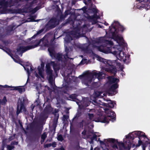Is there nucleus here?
Here are the masks:
<instances>
[{"instance_id":"2eb2a0df","label":"nucleus","mask_w":150,"mask_h":150,"mask_svg":"<svg viewBox=\"0 0 150 150\" xmlns=\"http://www.w3.org/2000/svg\"><path fill=\"white\" fill-rule=\"evenodd\" d=\"M98 141L99 142L100 144L101 145H104L105 143H107L108 142H112L114 143L115 142V140L112 138H108V139H104L103 141H101L98 139Z\"/></svg>"},{"instance_id":"ddd939ff","label":"nucleus","mask_w":150,"mask_h":150,"mask_svg":"<svg viewBox=\"0 0 150 150\" xmlns=\"http://www.w3.org/2000/svg\"><path fill=\"white\" fill-rule=\"evenodd\" d=\"M79 33L77 32H74V33H72L71 34L70 36H69V37L67 36L64 38V41L65 42V45L66 42H68L69 41H70V40H72L71 36H72L74 38H78L79 37Z\"/></svg>"},{"instance_id":"bb28decb","label":"nucleus","mask_w":150,"mask_h":150,"mask_svg":"<svg viewBox=\"0 0 150 150\" xmlns=\"http://www.w3.org/2000/svg\"><path fill=\"white\" fill-rule=\"evenodd\" d=\"M91 0H84L83 2L85 4H88L90 3Z\"/></svg>"},{"instance_id":"4468645a","label":"nucleus","mask_w":150,"mask_h":150,"mask_svg":"<svg viewBox=\"0 0 150 150\" xmlns=\"http://www.w3.org/2000/svg\"><path fill=\"white\" fill-rule=\"evenodd\" d=\"M59 24V21L56 18L52 19L48 22L47 25L51 28L54 27Z\"/></svg>"},{"instance_id":"423d86ee","label":"nucleus","mask_w":150,"mask_h":150,"mask_svg":"<svg viewBox=\"0 0 150 150\" xmlns=\"http://www.w3.org/2000/svg\"><path fill=\"white\" fill-rule=\"evenodd\" d=\"M108 80L107 84L110 87V91L108 92V94L109 95H114L117 93L115 89L118 87L117 83L119 81V79L113 76L108 77Z\"/></svg>"},{"instance_id":"a18cd8bd","label":"nucleus","mask_w":150,"mask_h":150,"mask_svg":"<svg viewBox=\"0 0 150 150\" xmlns=\"http://www.w3.org/2000/svg\"><path fill=\"white\" fill-rule=\"evenodd\" d=\"M137 0V1H142V0Z\"/></svg>"},{"instance_id":"a19ab883","label":"nucleus","mask_w":150,"mask_h":150,"mask_svg":"<svg viewBox=\"0 0 150 150\" xmlns=\"http://www.w3.org/2000/svg\"><path fill=\"white\" fill-rule=\"evenodd\" d=\"M42 31V30H40V31H39V32H38L37 33V34H39L40 33H41Z\"/></svg>"},{"instance_id":"f03ea898","label":"nucleus","mask_w":150,"mask_h":150,"mask_svg":"<svg viewBox=\"0 0 150 150\" xmlns=\"http://www.w3.org/2000/svg\"><path fill=\"white\" fill-rule=\"evenodd\" d=\"M137 136L138 137H136L135 139L137 140V146H139L142 144L143 150H145V148L146 146L148 147L150 149V142L145 133L140 131H136L130 133L125 136V138L123 140L124 145L122 143L117 144L119 146V150H129L131 146V141L134 139V137Z\"/></svg>"},{"instance_id":"c9c22d12","label":"nucleus","mask_w":150,"mask_h":150,"mask_svg":"<svg viewBox=\"0 0 150 150\" xmlns=\"http://www.w3.org/2000/svg\"><path fill=\"white\" fill-rule=\"evenodd\" d=\"M56 144L55 142H53L52 144V146L53 147H56Z\"/></svg>"},{"instance_id":"dca6fc26","label":"nucleus","mask_w":150,"mask_h":150,"mask_svg":"<svg viewBox=\"0 0 150 150\" xmlns=\"http://www.w3.org/2000/svg\"><path fill=\"white\" fill-rule=\"evenodd\" d=\"M24 69L27 71L28 73V79L29 76L30 75L31 73L33 72V69L31 65L29 64V65L28 66V67H25L23 66Z\"/></svg>"},{"instance_id":"473e14b6","label":"nucleus","mask_w":150,"mask_h":150,"mask_svg":"<svg viewBox=\"0 0 150 150\" xmlns=\"http://www.w3.org/2000/svg\"><path fill=\"white\" fill-rule=\"evenodd\" d=\"M113 148L115 149V150H116V149L118 150V149L117 147V145H114L112 146Z\"/></svg>"},{"instance_id":"e433bc0d","label":"nucleus","mask_w":150,"mask_h":150,"mask_svg":"<svg viewBox=\"0 0 150 150\" xmlns=\"http://www.w3.org/2000/svg\"><path fill=\"white\" fill-rule=\"evenodd\" d=\"M147 3L149 4V5L150 6V0H147Z\"/></svg>"},{"instance_id":"58836bf2","label":"nucleus","mask_w":150,"mask_h":150,"mask_svg":"<svg viewBox=\"0 0 150 150\" xmlns=\"http://www.w3.org/2000/svg\"><path fill=\"white\" fill-rule=\"evenodd\" d=\"M104 24H105V25H108V23H106V22H105V23H104Z\"/></svg>"},{"instance_id":"a878e982","label":"nucleus","mask_w":150,"mask_h":150,"mask_svg":"<svg viewBox=\"0 0 150 150\" xmlns=\"http://www.w3.org/2000/svg\"><path fill=\"white\" fill-rule=\"evenodd\" d=\"M76 95L75 94H72L70 96V98L72 99H75L76 98Z\"/></svg>"},{"instance_id":"f257e3e1","label":"nucleus","mask_w":150,"mask_h":150,"mask_svg":"<svg viewBox=\"0 0 150 150\" xmlns=\"http://www.w3.org/2000/svg\"><path fill=\"white\" fill-rule=\"evenodd\" d=\"M118 30L123 31L124 28L117 21L113 22L111 27H109V32L107 35H109L110 38L113 39L114 41L105 40L104 38L98 39L93 45L99 51L105 54L111 53L114 55L119 60L123 61L126 64L130 62L129 55L125 54L123 52L124 47L127 46L122 36L119 34L117 28Z\"/></svg>"},{"instance_id":"9b49d317","label":"nucleus","mask_w":150,"mask_h":150,"mask_svg":"<svg viewBox=\"0 0 150 150\" xmlns=\"http://www.w3.org/2000/svg\"><path fill=\"white\" fill-rule=\"evenodd\" d=\"M24 99L22 98H20L18 101V105L17 108L16 114L17 115L22 112H25V109L23 105Z\"/></svg>"},{"instance_id":"f3484780","label":"nucleus","mask_w":150,"mask_h":150,"mask_svg":"<svg viewBox=\"0 0 150 150\" xmlns=\"http://www.w3.org/2000/svg\"><path fill=\"white\" fill-rule=\"evenodd\" d=\"M8 54L10 55L11 57L13 59L14 61L20 64H21V61L20 59H19V58L18 56H14V57H13L11 55L8 53Z\"/></svg>"},{"instance_id":"b1692460","label":"nucleus","mask_w":150,"mask_h":150,"mask_svg":"<svg viewBox=\"0 0 150 150\" xmlns=\"http://www.w3.org/2000/svg\"><path fill=\"white\" fill-rule=\"evenodd\" d=\"M36 18L35 16H34L33 17H32L28 19L27 20V22H34L35 21L34 20V19Z\"/></svg>"},{"instance_id":"37998d69","label":"nucleus","mask_w":150,"mask_h":150,"mask_svg":"<svg viewBox=\"0 0 150 150\" xmlns=\"http://www.w3.org/2000/svg\"><path fill=\"white\" fill-rule=\"evenodd\" d=\"M96 134H95L94 135V138H96Z\"/></svg>"},{"instance_id":"8fccbe9b","label":"nucleus","mask_w":150,"mask_h":150,"mask_svg":"<svg viewBox=\"0 0 150 150\" xmlns=\"http://www.w3.org/2000/svg\"><path fill=\"white\" fill-rule=\"evenodd\" d=\"M80 56L81 57H83L82 56Z\"/></svg>"},{"instance_id":"2f4dec72","label":"nucleus","mask_w":150,"mask_h":150,"mask_svg":"<svg viewBox=\"0 0 150 150\" xmlns=\"http://www.w3.org/2000/svg\"><path fill=\"white\" fill-rule=\"evenodd\" d=\"M0 86H2L3 87L5 88L13 87H12L11 86H8L7 85H5L4 86H3L0 85Z\"/></svg>"},{"instance_id":"0eeeda50","label":"nucleus","mask_w":150,"mask_h":150,"mask_svg":"<svg viewBox=\"0 0 150 150\" xmlns=\"http://www.w3.org/2000/svg\"><path fill=\"white\" fill-rule=\"evenodd\" d=\"M52 65L53 69L55 71L59 69V66L57 64H55L54 62H52L50 63H47L46 65V72L47 74L48 80L49 83L52 85H54V82L52 78V70L50 69V66Z\"/></svg>"},{"instance_id":"ea45409f","label":"nucleus","mask_w":150,"mask_h":150,"mask_svg":"<svg viewBox=\"0 0 150 150\" xmlns=\"http://www.w3.org/2000/svg\"><path fill=\"white\" fill-rule=\"evenodd\" d=\"M82 10H83V12H85V7L83 8H82Z\"/></svg>"},{"instance_id":"f704fd0d","label":"nucleus","mask_w":150,"mask_h":150,"mask_svg":"<svg viewBox=\"0 0 150 150\" xmlns=\"http://www.w3.org/2000/svg\"><path fill=\"white\" fill-rule=\"evenodd\" d=\"M38 8L37 7H36L34 9V12L35 13L39 9V8Z\"/></svg>"},{"instance_id":"cd10ccee","label":"nucleus","mask_w":150,"mask_h":150,"mask_svg":"<svg viewBox=\"0 0 150 150\" xmlns=\"http://www.w3.org/2000/svg\"><path fill=\"white\" fill-rule=\"evenodd\" d=\"M57 139L60 141H62L63 140V137L61 135H59L58 136Z\"/></svg>"},{"instance_id":"c85d7f7f","label":"nucleus","mask_w":150,"mask_h":150,"mask_svg":"<svg viewBox=\"0 0 150 150\" xmlns=\"http://www.w3.org/2000/svg\"><path fill=\"white\" fill-rule=\"evenodd\" d=\"M88 116H89V118L90 119V120H93V114H89Z\"/></svg>"},{"instance_id":"7ed1b4c3","label":"nucleus","mask_w":150,"mask_h":150,"mask_svg":"<svg viewBox=\"0 0 150 150\" xmlns=\"http://www.w3.org/2000/svg\"><path fill=\"white\" fill-rule=\"evenodd\" d=\"M91 52L92 55L94 59H96L97 60L100 62H102L105 65H103L105 67H103L102 69L103 70H105L107 71H110L113 73H115L116 72V68H120V70L121 71L120 74L122 76L125 75V74L122 70L123 69L124 67L118 62H117L116 60L111 61L104 59L99 57L98 55L93 53L92 51Z\"/></svg>"},{"instance_id":"de8ad7c7","label":"nucleus","mask_w":150,"mask_h":150,"mask_svg":"<svg viewBox=\"0 0 150 150\" xmlns=\"http://www.w3.org/2000/svg\"><path fill=\"white\" fill-rule=\"evenodd\" d=\"M96 101H94V102L95 103H96Z\"/></svg>"},{"instance_id":"f8f14e48","label":"nucleus","mask_w":150,"mask_h":150,"mask_svg":"<svg viewBox=\"0 0 150 150\" xmlns=\"http://www.w3.org/2000/svg\"><path fill=\"white\" fill-rule=\"evenodd\" d=\"M38 71L39 76H38L36 72H35V76L37 77V78L38 79L40 78L41 80L43 81H44L43 79H44V77L43 67L41 65L40 67H38Z\"/></svg>"},{"instance_id":"c03bdc74","label":"nucleus","mask_w":150,"mask_h":150,"mask_svg":"<svg viewBox=\"0 0 150 150\" xmlns=\"http://www.w3.org/2000/svg\"><path fill=\"white\" fill-rule=\"evenodd\" d=\"M93 147L91 146L90 150H93Z\"/></svg>"},{"instance_id":"6ab92c4d","label":"nucleus","mask_w":150,"mask_h":150,"mask_svg":"<svg viewBox=\"0 0 150 150\" xmlns=\"http://www.w3.org/2000/svg\"><path fill=\"white\" fill-rule=\"evenodd\" d=\"M108 105L110 108H113L115 105V103L114 101H112L111 100H108Z\"/></svg>"},{"instance_id":"a211bd4d","label":"nucleus","mask_w":150,"mask_h":150,"mask_svg":"<svg viewBox=\"0 0 150 150\" xmlns=\"http://www.w3.org/2000/svg\"><path fill=\"white\" fill-rule=\"evenodd\" d=\"M14 89L18 90L19 92L21 93L25 91V89L23 86H17L14 87Z\"/></svg>"},{"instance_id":"49530a36","label":"nucleus","mask_w":150,"mask_h":150,"mask_svg":"<svg viewBox=\"0 0 150 150\" xmlns=\"http://www.w3.org/2000/svg\"><path fill=\"white\" fill-rule=\"evenodd\" d=\"M105 103H103V104H102V105H105Z\"/></svg>"},{"instance_id":"9d476101","label":"nucleus","mask_w":150,"mask_h":150,"mask_svg":"<svg viewBox=\"0 0 150 150\" xmlns=\"http://www.w3.org/2000/svg\"><path fill=\"white\" fill-rule=\"evenodd\" d=\"M93 15H91L90 14L88 16H87V18L89 21L92 23V24H94L97 22V20L99 18V16L96 14L98 13V10L97 9L95 8L93 10Z\"/></svg>"},{"instance_id":"1a4fd4ad","label":"nucleus","mask_w":150,"mask_h":150,"mask_svg":"<svg viewBox=\"0 0 150 150\" xmlns=\"http://www.w3.org/2000/svg\"><path fill=\"white\" fill-rule=\"evenodd\" d=\"M48 50L50 52V55L52 58L56 59L58 60H62V59H63V57H64V58L65 60H67L68 57V52L67 48H65V51L67 52V54L65 56H63L62 54H55L54 50L50 48H49Z\"/></svg>"},{"instance_id":"c756f323","label":"nucleus","mask_w":150,"mask_h":150,"mask_svg":"<svg viewBox=\"0 0 150 150\" xmlns=\"http://www.w3.org/2000/svg\"><path fill=\"white\" fill-rule=\"evenodd\" d=\"M86 59H83L81 61V62L80 64H83L85 63H86Z\"/></svg>"},{"instance_id":"72a5a7b5","label":"nucleus","mask_w":150,"mask_h":150,"mask_svg":"<svg viewBox=\"0 0 150 150\" xmlns=\"http://www.w3.org/2000/svg\"><path fill=\"white\" fill-rule=\"evenodd\" d=\"M51 146L50 144H47L44 145L45 147H48Z\"/></svg>"},{"instance_id":"39448f33","label":"nucleus","mask_w":150,"mask_h":150,"mask_svg":"<svg viewBox=\"0 0 150 150\" xmlns=\"http://www.w3.org/2000/svg\"><path fill=\"white\" fill-rule=\"evenodd\" d=\"M47 41L45 40V37H44L40 40H37L35 41L34 42V45H30L26 47H24L23 46L19 47L17 49V53L18 54L19 52H21V54H20V55L21 56L22 55V53L25 51L36 47L40 45L41 46H46L47 45Z\"/></svg>"},{"instance_id":"09e8293b","label":"nucleus","mask_w":150,"mask_h":150,"mask_svg":"<svg viewBox=\"0 0 150 150\" xmlns=\"http://www.w3.org/2000/svg\"><path fill=\"white\" fill-rule=\"evenodd\" d=\"M92 111H94V110L93 109H92Z\"/></svg>"},{"instance_id":"79ce46f5","label":"nucleus","mask_w":150,"mask_h":150,"mask_svg":"<svg viewBox=\"0 0 150 150\" xmlns=\"http://www.w3.org/2000/svg\"><path fill=\"white\" fill-rule=\"evenodd\" d=\"M85 133H86V131H84L83 132H82V134H85Z\"/></svg>"},{"instance_id":"6e6552de","label":"nucleus","mask_w":150,"mask_h":150,"mask_svg":"<svg viewBox=\"0 0 150 150\" xmlns=\"http://www.w3.org/2000/svg\"><path fill=\"white\" fill-rule=\"evenodd\" d=\"M104 110L106 116L103 120H102L100 122H102L108 123L110 120L112 122L114 121L115 120L116 116L114 112L111 110L107 108H105Z\"/></svg>"},{"instance_id":"5701e85b","label":"nucleus","mask_w":150,"mask_h":150,"mask_svg":"<svg viewBox=\"0 0 150 150\" xmlns=\"http://www.w3.org/2000/svg\"><path fill=\"white\" fill-rule=\"evenodd\" d=\"M47 137V134L46 133H44L42 135L41 138H42V141L43 142L44 141V140Z\"/></svg>"},{"instance_id":"412c9836","label":"nucleus","mask_w":150,"mask_h":150,"mask_svg":"<svg viewBox=\"0 0 150 150\" xmlns=\"http://www.w3.org/2000/svg\"><path fill=\"white\" fill-rule=\"evenodd\" d=\"M102 95H104V94L102 92H99L98 91L95 92V96L96 97H100V96H103Z\"/></svg>"},{"instance_id":"4c0bfd02","label":"nucleus","mask_w":150,"mask_h":150,"mask_svg":"<svg viewBox=\"0 0 150 150\" xmlns=\"http://www.w3.org/2000/svg\"><path fill=\"white\" fill-rule=\"evenodd\" d=\"M56 150H64V149L63 148H62L59 149H56Z\"/></svg>"},{"instance_id":"20e7f679","label":"nucleus","mask_w":150,"mask_h":150,"mask_svg":"<svg viewBox=\"0 0 150 150\" xmlns=\"http://www.w3.org/2000/svg\"><path fill=\"white\" fill-rule=\"evenodd\" d=\"M105 76V74L99 71H95L93 73L82 75L80 76L79 78L81 79L83 84L88 86L92 82L93 83V81L97 79L100 80L103 79Z\"/></svg>"},{"instance_id":"393cba45","label":"nucleus","mask_w":150,"mask_h":150,"mask_svg":"<svg viewBox=\"0 0 150 150\" xmlns=\"http://www.w3.org/2000/svg\"><path fill=\"white\" fill-rule=\"evenodd\" d=\"M108 150V149L107 148H103V146L100 147V148H99L98 147L96 148L94 150Z\"/></svg>"},{"instance_id":"aec40b11","label":"nucleus","mask_w":150,"mask_h":150,"mask_svg":"<svg viewBox=\"0 0 150 150\" xmlns=\"http://www.w3.org/2000/svg\"><path fill=\"white\" fill-rule=\"evenodd\" d=\"M7 102L6 97H4L2 100H0V105H5Z\"/></svg>"},{"instance_id":"4be33fe9","label":"nucleus","mask_w":150,"mask_h":150,"mask_svg":"<svg viewBox=\"0 0 150 150\" xmlns=\"http://www.w3.org/2000/svg\"><path fill=\"white\" fill-rule=\"evenodd\" d=\"M143 2H142V4H139L137 6V8L138 9H140L142 8L143 7H145L146 5H143L142 6V4H143Z\"/></svg>"},{"instance_id":"7c9ffc66","label":"nucleus","mask_w":150,"mask_h":150,"mask_svg":"<svg viewBox=\"0 0 150 150\" xmlns=\"http://www.w3.org/2000/svg\"><path fill=\"white\" fill-rule=\"evenodd\" d=\"M7 148L8 150H11L13 149V147L12 146L8 145L7 146Z\"/></svg>"}]
</instances>
